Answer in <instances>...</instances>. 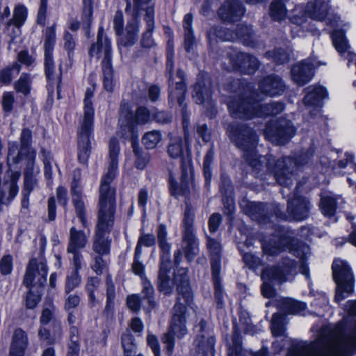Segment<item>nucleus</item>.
<instances>
[{"mask_svg": "<svg viewBox=\"0 0 356 356\" xmlns=\"http://www.w3.org/2000/svg\"><path fill=\"white\" fill-rule=\"evenodd\" d=\"M259 104L248 96H236L227 103L230 115L235 119H250L258 113Z\"/></svg>", "mask_w": 356, "mask_h": 356, "instance_id": "4468645a", "label": "nucleus"}, {"mask_svg": "<svg viewBox=\"0 0 356 356\" xmlns=\"http://www.w3.org/2000/svg\"><path fill=\"white\" fill-rule=\"evenodd\" d=\"M243 261L249 268H254L260 265V259L252 253L247 252L243 256Z\"/></svg>", "mask_w": 356, "mask_h": 356, "instance_id": "774afa93", "label": "nucleus"}, {"mask_svg": "<svg viewBox=\"0 0 356 356\" xmlns=\"http://www.w3.org/2000/svg\"><path fill=\"white\" fill-rule=\"evenodd\" d=\"M355 348L356 320L351 333L345 334L341 324L324 327L315 341L297 347L289 356H348Z\"/></svg>", "mask_w": 356, "mask_h": 356, "instance_id": "f03ea898", "label": "nucleus"}, {"mask_svg": "<svg viewBox=\"0 0 356 356\" xmlns=\"http://www.w3.org/2000/svg\"><path fill=\"white\" fill-rule=\"evenodd\" d=\"M213 158L214 152L213 149L211 148L206 154L203 163V171L207 184H209L212 177L211 165L213 163Z\"/></svg>", "mask_w": 356, "mask_h": 356, "instance_id": "864d4df0", "label": "nucleus"}, {"mask_svg": "<svg viewBox=\"0 0 356 356\" xmlns=\"http://www.w3.org/2000/svg\"><path fill=\"white\" fill-rule=\"evenodd\" d=\"M28 344L26 333L21 328L15 329L12 337L9 356H24Z\"/></svg>", "mask_w": 356, "mask_h": 356, "instance_id": "a878e982", "label": "nucleus"}, {"mask_svg": "<svg viewBox=\"0 0 356 356\" xmlns=\"http://www.w3.org/2000/svg\"><path fill=\"white\" fill-rule=\"evenodd\" d=\"M81 278L79 275L78 271L73 270L71 273V274L67 277L65 285L66 293H69L74 288H76L79 284Z\"/></svg>", "mask_w": 356, "mask_h": 356, "instance_id": "052dcab7", "label": "nucleus"}, {"mask_svg": "<svg viewBox=\"0 0 356 356\" xmlns=\"http://www.w3.org/2000/svg\"><path fill=\"white\" fill-rule=\"evenodd\" d=\"M126 14L131 16L124 29V19L122 12L118 10L115 13L113 19V28L118 36V44L120 46L129 47L133 46L138 40L139 31V17L140 13L152 0H126Z\"/></svg>", "mask_w": 356, "mask_h": 356, "instance_id": "7ed1b4c3", "label": "nucleus"}, {"mask_svg": "<svg viewBox=\"0 0 356 356\" xmlns=\"http://www.w3.org/2000/svg\"><path fill=\"white\" fill-rule=\"evenodd\" d=\"M79 336H70V343L68 345L67 356H79Z\"/></svg>", "mask_w": 356, "mask_h": 356, "instance_id": "338daca9", "label": "nucleus"}, {"mask_svg": "<svg viewBox=\"0 0 356 356\" xmlns=\"http://www.w3.org/2000/svg\"><path fill=\"white\" fill-rule=\"evenodd\" d=\"M194 216L193 207L187 204L183 220L182 247L188 261L193 260L199 252L198 241L193 229Z\"/></svg>", "mask_w": 356, "mask_h": 356, "instance_id": "f8f14e48", "label": "nucleus"}, {"mask_svg": "<svg viewBox=\"0 0 356 356\" xmlns=\"http://www.w3.org/2000/svg\"><path fill=\"white\" fill-rule=\"evenodd\" d=\"M76 174L79 177V171L74 172V177L76 176ZM71 191L72 195V202L76 209V215L80 218L83 225L86 227V220L84 213L85 206L81 200V188L78 180H76L75 177L72 183Z\"/></svg>", "mask_w": 356, "mask_h": 356, "instance_id": "c85d7f7f", "label": "nucleus"}, {"mask_svg": "<svg viewBox=\"0 0 356 356\" xmlns=\"http://www.w3.org/2000/svg\"><path fill=\"white\" fill-rule=\"evenodd\" d=\"M244 8L238 0H227L218 10L219 17L229 23L238 21L243 15Z\"/></svg>", "mask_w": 356, "mask_h": 356, "instance_id": "aec40b11", "label": "nucleus"}, {"mask_svg": "<svg viewBox=\"0 0 356 356\" xmlns=\"http://www.w3.org/2000/svg\"><path fill=\"white\" fill-rule=\"evenodd\" d=\"M284 108V104L281 102H273L269 104H260L256 116L275 115L280 113Z\"/></svg>", "mask_w": 356, "mask_h": 356, "instance_id": "c9c22d12", "label": "nucleus"}, {"mask_svg": "<svg viewBox=\"0 0 356 356\" xmlns=\"http://www.w3.org/2000/svg\"><path fill=\"white\" fill-rule=\"evenodd\" d=\"M270 15L273 20L279 22L286 17L287 10L283 0H274L270 3Z\"/></svg>", "mask_w": 356, "mask_h": 356, "instance_id": "e433bc0d", "label": "nucleus"}, {"mask_svg": "<svg viewBox=\"0 0 356 356\" xmlns=\"http://www.w3.org/2000/svg\"><path fill=\"white\" fill-rule=\"evenodd\" d=\"M32 142V131L28 128H24L22 130L20 136V151L16 156L13 157V162L17 163L19 161V157L22 156L25 152L29 153L33 150L30 148Z\"/></svg>", "mask_w": 356, "mask_h": 356, "instance_id": "f704fd0d", "label": "nucleus"}, {"mask_svg": "<svg viewBox=\"0 0 356 356\" xmlns=\"http://www.w3.org/2000/svg\"><path fill=\"white\" fill-rule=\"evenodd\" d=\"M295 269L293 261L284 258L281 265L266 268L262 272L261 278L282 282L289 279L288 276L295 272Z\"/></svg>", "mask_w": 356, "mask_h": 356, "instance_id": "6ab92c4d", "label": "nucleus"}, {"mask_svg": "<svg viewBox=\"0 0 356 356\" xmlns=\"http://www.w3.org/2000/svg\"><path fill=\"white\" fill-rule=\"evenodd\" d=\"M289 51L282 48L266 53V56L271 58L277 64H283L288 62L289 60Z\"/></svg>", "mask_w": 356, "mask_h": 356, "instance_id": "8fccbe9b", "label": "nucleus"}, {"mask_svg": "<svg viewBox=\"0 0 356 356\" xmlns=\"http://www.w3.org/2000/svg\"><path fill=\"white\" fill-rule=\"evenodd\" d=\"M120 120L122 118L126 121V125H132L133 123L137 124H145L150 121V113L149 111L144 107H138L134 115L131 111L127 107L124 106L120 111Z\"/></svg>", "mask_w": 356, "mask_h": 356, "instance_id": "b1692460", "label": "nucleus"}, {"mask_svg": "<svg viewBox=\"0 0 356 356\" xmlns=\"http://www.w3.org/2000/svg\"><path fill=\"white\" fill-rule=\"evenodd\" d=\"M47 269L44 263L38 262L35 259L30 260L24 278V284L30 287L33 281V288L42 289L47 282Z\"/></svg>", "mask_w": 356, "mask_h": 356, "instance_id": "2eb2a0df", "label": "nucleus"}, {"mask_svg": "<svg viewBox=\"0 0 356 356\" xmlns=\"http://www.w3.org/2000/svg\"><path fill=\"white\" fill-rule=\"evenodd\" d=\"M189 305L186 302H181V298L177 297L176 303L172 308L169 330L162 337V341L169 354H171L175 346V337L181 339L188 333L186 318Z\"/></svg>", "mask_w": 356, "mask_h": 356, "instance_id": "0eeeda50", "label": "nucleus"}, {"mask_svg": "<svg viewBox=\"0 0 356 356\" xmlns=\"http://www.w3.org/2000/svg\"><path fill=\"white\" fill-rule=\"evenodd\" d=\"M171 269L170 258L164 257L161 259L160 268L158 275V289L165 295H170L175 285H177L178 296L184 299L187 304H191L193 300V296L189 285V279L187 275V270L181 268L175 273L174 279L169 275Z\"/></svg>", "mask_w": 356, "mask_h": 356, "instance_id": "20e7f679", "label": "nucleus"}, {"mask_svg": "<svg viewBox=\"0 0 356 356\" xmlns=\"http://www.w3.org/2000/svg\"><path fill=\"white\" fill-rule=\"evenodd\" d=\"M262 93L269 96L281 95L286 89L282 79L277 75H270L264 78L259 84Z\"/></svg>", "mask_w": 356, "mask_h": 356, "instance_id": "5701e85b", "label": "nucleus"}, {"mask_svg": "<svg viewBox=\"0 0 356 356\" xmlns=\"http://www.w3.org/2000/svg\"><path fill=\"white\" fill-rule=\"evenodd\" d=\"M193 22V16L191 14L185 15L184 19V28L185 30L184 44L185 49L187 51H190L191 49L195 43V39L193 35L191 25Z\"/></svg>", "mask_w": 356, "mask_h": 356, "instance_id": "58836bf2", "label": "nucleus"}, {"mask_svg": "<svg viewBox=\"0 0 356 356\" xmlns=\"http://www.w3.org/2000/svg\"><path fill=\"white\" fill-rule=\"evenodd\" d=\"M285 316L275 313L273 314L271 321V332L275 337L284 336Z\"/></svg>", "mask_w": 356, "mask_h": 356, "instance_id": "c03bdc74", "label": "nucleus"}, {"mask_svg": "<svg viewBox=\"0 0 356 356\" xmlns=\"http://www.w3.org/2000/svg\"><path fill=\"white\" fill-rule=\"evenodd\" d=\"M320 208L322 213L326 216H332L336 210V200L333 197L325 195L321 197Z\"/></svg>", "mask_w": 356, "mask_h": 356, "instance_id": "de8ad7c7", "label": "nucleus"}, {"mask_svg": "<svg viewBox=\"0 0 356 356\" xmlns=\"http://www.w3.org/2000/svg\"><path fill=\"white\" fill-rule=\"evenodd\" d=\"M207 246L211 256L213 279H217L220 270L221 245L218 241L210 236H207Z\"/></svg>", "mask_w": 356, "mask_h": 356, "instance_id": "393cba45", "label": "nucleus"}, {"mask_svg": "<svg viewBox=\"0 0 356 356\" xmlns=\"http://www.w3.org/2000/svg\"><path fill=\"white\" fill-rule=\"evenodd\" d=\"M296 131L292 122L286 118H279L266 124L264 134L272 143L284 145L293 137Z\"/></svg>", "mask_w": 356, "mask_h": 356, "instance_id": "9b49d317", "label": "nucleus"}, {"mask_svg": "<svg viewBox=\"0 0 356 356\" xmlns=\"http://www.w3.org/2000/svg\"><path fill=\"white\" fill-rule=\"evenodd\" d=\"M142 294L143 295V298L147 300V302L149 304V305L151 307H154V303L153 301V297L154 294V290L151 283L146 280L143 282V289Z\"/></svg>", "mask_w": 356, "mask_h": 356, "instance_id": "680f3d73", "label": "nucleus"}, {"mask_svg": "<svg viewBox=\"0 0 356 356\" xmlns=\"http://www.w3.org/2000/svg\"><path fill=\"white\" fill-rule=\"evenodd\" d=\"M206 327L207 322L204 319H202L195 327L197 336L195 340V343L198 349L204 353L212 351L215 343V339L213 337L206 336L204 333Z\"/></svg>", "mask_w": 356, "mask_h": 356, "instance_id": "bb28decb", "label": "nucleus"}, {"mask_svg": "<svg viewBox=\"0 0 356 356\" xmlns=\"http://www.w3.org/2000/svg\"><path fill=\"white\" fill-rule=\"evenodd\" d=\"M333 279L336 283L334 300L339 302L353 293L354 277L348 264L340 259L332 264Z\"/></svg>", "mask_w": 356, "mask_h": 356, "instance_id": "1a4fd4ad", "label": "nucleus"}, {"mask_svg": "<svg viewBox=\"0 0 356 356\" xmlns=\"http://www.w3.org/2000/svg\"><path fill=\"white\" fill-rule=\"evenodd\" d=\"M230 62L229 70H239L243 72L251 74L259 67L258 60L250 54L232 51L227 54Z\"/></svg>", "mask_w": 356, "mask_h": 356, "instance_id": "dca6fc26", "label": "nucleus"}, {"mask_svg": "<svg viewBox=\"0 0 356 356\" xmlns=\"http://www.w3.org/2000/svg\"><path fill=\"white\" fill-rule=\"evenodd\" d=\"M311 204L309 200L301 195H295L293 198L287 201L286 213L279 208L275 210V216L282 220H302L309 216Z\"/></svg>", "mask_w": 356, "mask_h": 356, "instance_id": "ddd939ff", "label": "nucleus"}, {"mask_svg": "<svg viewBox=\"0 0 356 356\" xmlns=\"http://www.w3.org/2000/svg\"><path fill=\"white\" fill-rule=\"evenodd\" d=\"M220 190L222 195L227 197V202L228 203L229 210L232 211L234 207L233 201L231 198L233 193V188L229 179L222 178Z\"/></svg>", "mask_w": 356, "mask_h": 356, "instance_id": "5fc2aeb1", "label": "nucleus"}, {"mask_svg": "<svg viewBox=\"0 0 356 356\" xmlns=\"http://www.w3.org/2000/svg\"><path fill=\"white\" fill-rule=\"evenodd\" d=\"M168 154L172 159H177L182 155V139L179 136L172 137L168 146Z\"/></svg>", "mask_w": 356, "mask_h": 356, "instance_id": "49530a36", "label": "nucleus"}, {"mask_svg": "<svg viewBox=\"0 0 356 356\" xmlns=\"http://www.w3.org/2000/svg\"><path fill=\"white\" fill-rule=\"evenodd\" d=\"M35 159V151L31 150L27 153L24 176H35L39 172V170H35L34 169Z\"/></svg>", "mask_w": 356, "mask_h": 356, "instance_id": "6e6d98bb", "label": "nucleus"}, {"mask_svg": "<svg viewBox=\"0 0 356 356\" xmlns=\"http://www.w3.org/2000/svg\"><path fill=\"white\" fill-rule=\"evenodd\" d=\"M166 236H167L166 227L165 225L161 224L159 226L158 230H157L158 242H159V245L161 252H162L161 259H164V257L170 258V245L167 242Z\"/></svg>", "mask_w": 356, "mask_h": 356, "instance_id": "ea45409f", "label": "nucleus"}, {"mask_svg": "<svg viewBox=\"0 0 356 356\" xmlns=\"http://www.w3.org/2000/svg\"><path fill=\"white\" fill-rule=\"evenodd\" d=\"M314 154L312 147L300 153L296 158L284 157L277 160L273 169L274 177L277 182L284 187L292 184L296 168L309 163Z\"/></svg>", "mask_w": 356, "mask_h": 356, "instance_id": "6e6552de", "label": "nucleus"}, {"mask_svg": "<svg viewBox=\"0 0 356 356\" xmlns=\"http://www.w3.org/2000/svg\"><path fill=\"white\" fill-rule=\"evenodd\" d=\"M20 68V65L15 63L2 69L0 71V82L6 85L10 83L13 77L19 73Z\"/></svg>", "mask_w": 356, "mask_h": 356, "instance_id": "79ce46f5", "label": "nucleus"}, {"mask_svg": "<svg viewBox=\"0 0 356 356\" xmlns=\"http://www.w3.org/2000/svg\"><path fill=\"white\" fill-rule=\"evenodd\" d=\"M108 149L111 161L108 172L103 177L99 188L97 225L92 245L93 250L99 255L107 254L109 252V242L105 237V234L111 232L114 224L115 191L110 184L115 176L118 156L120 152L118 142L115 138L110 140Z\"/></svg>", "mask_w": 356, "mask_h": 356, "instance_id": "f257e3e1", "label": "nucleus"}, {"mask_svg": "<svg viewBox=\"0 0 356 356\" xmlns=\"http://www.w3.org/2000/svg\"><path fill=\"white\" fill-rule=\"evenodd\" d=\"M155 244V238L153 234H143L140 236L136 248V257H139L141 253V246L150 247Z\"/></svg>", "mask_w": 356, "mask_h": 356, "instance_id": "4d7b16f0", "label": "nucleus"}, {"mask_svg": "<svg viewBox=\"0 0 356 356\" xmlns=\"http://www.w3.org/2000/svg\"><path fill=\"white\" fill-rule=\"evenodd\" d=\"M332 38L333 45L339 54L343 55L348 51L349 45L342 31H334L332 33Z\"/></svg>", "mask_w": 356, "mask_h": 356, "instance_id": "a19ab883", "label": "nucleus"}, {"mask_svg": "<svg viewBox=\"0 0 356 356\" xmlns=\"http://www.w3.org/2000/svg\"><path fill=\"white\" fill-rule=\"evenodd\" d=\"M279 309L285 314H293L305 309V304L295 300L282 298L277 302Z\"/></svg>", "mask_w": 356, "mask_h": 356, "instance_id": "473e14b6", "label": "nucleus"}, {"mask_svg": "<svg viewBox=\"0 0 356 356\" xmlns=\"http://www.w3.org/2000/svg\"><path fill=\"white\" fill-rule=\"evenodd\" d=\"M89 54L92 58L96 60L102 58L104 88L107 91H113L115 83L111 65V44L108 37L104 34L102 27L99 28L97 42L91 45Z\"/></svg>", "mask_w": 356, "mask_h": 356, "instance_id": "423d86ee", "label": "nucleus"}, {"mask_svg": "<svg viewBox=\"0 0 356 356\" xmlns=\"http://www.w3.org/2000/svg\"><path fill=\"white\" fill-rule=\"evenodd\" d=\"M329 6L323 0H316L315 2L308 3L305 13L312 19L318 21L323 20L328 13Z\"/></svg>", "mask_w": 356, "mask_h": 356, "instance_id": "7c9ffc66", "label": "nucleus"}, {"mask_svg": "<svg viewBox=\"0 0 356 356\" xmlns=\"http://www.w3.org/2000/svg\"><path fill=\"white\" fill-rule=\"evenodd\" d=\"M27 16V10L23 5L15 6L13 17L10 19L6 26L5 31L8 33H15L19 32L20 27L24 24Z\"/></svg>", "mask_w": 356, "mask_h": 356, "instance_id": "cd10ccee", "label": "nucleus"}, {"mask_svg": "<svg viewBox=\"0 0 356 356\" xmlns=\"http://www.w3.org/2000/svg\"><path fill=\"white\" fill-rule=\"evenodd\" d=\"M212 86L211 79L208 76L200 74L194 86L193 97L197 104H202L211 100Z\"/></svg>", "mask_w": 356, "mask_h": 356, "instance_id": "412c9836", "label": "nucleus"}, {"mask_svg": "<svg viewBox=\"0 0 356 356\" xmlns=\"http://www.w3.org/2000/svg\"><path fill=\"white\" fill-rule=\"evenodd\" d=\"M134 151L137 156V160L136 162V167L137 168L142 170L149 163L150 156L149 154L142 153L138 149L134 148Z\"/></svg>", "mask_w": 356, "mask_h": 356, "instance_id": "69168bd1", "label": "nucleus"}, {"mask_svg": "<svg viewBox=\"0 0 356 356\" xmlns=\"http://www.w3.org/2000/svg\"><path fill=\"white\" fill-rule=\"evenodd\" d=\"M314 65L309 60L295 65L291 69L293 81L298 86H304L308 83L314 75Z\"/></svg>", "mask_w": 356, "mask_h": 356, "instance_id": "4be33fe9", "label": "nucleus"}, {"mask_svg": "<svg viewBox=\"0 0 356 356\" xmlns=\"http://www.w3.org/2000/svg\"><path fill=\"white\" fill-rule=\"evenodd\" d=\"M93 90L88 88L86 91L83 116L78 129V158L81 163H86L90 154V136L93 131L94 108L92 98Z\"/></svg>", "mask_w": 356, "mask_h": 356, "instance_id": "39448f33", "label": "nucleus"}, {"mask_svg": "<svg viewBox=\"0 0 356 356\" xmlns=\"http://www.w3.org/2000/svg\"><path fill=\"white\" fill-rule=\"evenodd\" d=\"M145 12V19L147 24V30L143 34L140 40V44L143 48H151L155 46L156 43L152 37V33L154 28V9L152 6H149V3L145 6V8L143 10Z\"/></svg>", "mask_w": 356, "mask_h": 356, "instance_id": "c756f323", "label": "nucleus"}, {"mask_svg": "<svg viewBox=\"0 0 356 356\" xmlns=\"http://www.w3.org/2000/svg\"><path fill=\"white\" fill-rule=\"evenodd\" d=\"M306 95L302 99V111L311 117L316 116L321 108V102L325 97V89L321 86H309L305 89Z\"/></svg>", "mask_w": 356, "mask_h": 356, "instance_id": "f3484780", "label": "nucleus"}, {"mask_svg": "<svg viewBox=\"0 0 356 356\" xmlns=\"http://www.w3.org/2000/svg\"><path fill=\"white\" fill-rule=\"evenodd\" d=\"M226 131L230 140L243 152L256 149L258 136L246 124L230 123L227 125Z\"/></svg>", "mask_w": 356, "mask_h": 356, "instance_id": "9d476101", "label": "nucleus"}, {"mask_svg": "<svg viewBox=\"0 0 356 356\" xmlns=\"http://www.w3.org/2000/svg\"><path fill=\"white\" fill-rule=\"evenodd\" d=\"M56 39L54 26L47 27L46 29L44 52H53V48Z\"/></svg>", "mask_w": 356, "mask_h": 356, "instance_id": "13d9d810", "label": "nucleus"}, {"mask_svg": "<svg viewBox=\"0 0 356 356\" xmlns=\"http://www.w3.org/2000/svg\"><path fill=\"white\" fill-rule=\"evenodd\" d=\"M42 288H31L26 295V305L28 309H34L41 299Z\"/></svg>", "mask_w": 356, "mask_h": 356, "instance_id": "09e8293b", "label": "nucleus"}, {"mask_svg": "<svg viewBox=\"0 0 356 356\" xmlns=\"http://www.w3.org/2000/svg\"><path fill=\"white\" fill-rule=\"evenodd\" d=\"M177 76L179 81L176 82L175 89L170 92L169 98L171 102L177 101L179 105L181 107L182 118H183V127L185 131L186 143H188V134L186 133V128L188 126V115L186 111V104H184L185 94L186 92V86L184 82V73L182 70H179L177 72Z\"/></svg>", "mask_w": 356, "mask_h": 356, "instance_id": "a211bd4d", "label": "nucleus"}, {"mask_svg": "<svg viewBox=\"0 0 356 356\" xmlns=\"http://www.w3.org/2000/svg\"><path fill=\"white\" fill-rule=\"evenodd\" d=\"M37 185L35 176H24V186L22 193L25 195H30L34 187Z\"/></svg>", "mask_w": 356, "mask_h": 356, "instance_id": "e2e57ef3", "label": "nucleus"}, {"mask_svg": "<svg viewBox=\"0 0 356 356\" xmlns=\"http://www.w3.org/2000/svg\"><path fill=\"white\" fill-rule=\"evenodd\" d=\"M161 134L158 131H151L145 134L142 138L143 144L147 149H153L160 142Z\"/></svg>", "mask_w": 356, "mask_h": 356, "instance_id": "3c124183", "label": "nucleus"}, {"mask_svg": "<svg viewBox=\"0 0 356 356\" xmlns=\"http://www.w3.org/2000/svg\"><path fill=\"white\" fill-rule=\"evenodd\" d=\"M31 79L29 74L22 73L19 79L15 82L14 88L24 95H28L31 90Z\"/></svg>", "mask_w": 356, "mask_h": 356, "instance_id": "a18cd8bd", "label": "nucleus"}, {"mask_svg": "<svg viewBox=\"0 0 356 356\" xmlns=\"http://www.w3.org/2000/svg\"><path fill=\"white\" fill-rule=\"evenodd\" d=\"M244 159L247 161L248 165L251 166L256 171H259L262 167V163L260 157L256 152L255 149L250 151L243 152Z\"/></svg>", "mask_w": 356, "mask_h": 356, "instance_id": "603ef678", "label": "nucleus"}, {"mask_svg": "<svg viewBox=\"0 0 356 356\" xmlns=\"http://www.w3.org/2000/svg\"><path fill=\"white\" fill-rule=\"evenodd\" d=\"M236 35L245 45H252L254 33L251 26L245 24L238 25L236 30Z\"/></svg>", "mask_w": 356, "mask_h": 356, "instance_id": "37998d69", "label": "nucleus"}, {"mask_svg": "<svg viewBox=\"0 0 356 356\" xmlns=\"http://www.w3.org/2000/svg\"><path fill=\"white\" fill-rule=\"evenodd\" d=\"M106 304L104 308V314L107 316L112 315L114 310V299L115 297V286L111 276L106 277Z\"/></svg>", "mask_w": 356, "mask_h": 356, "instance_id": "4c0bfd02", "label": "nucleus"}, {"mask_svg": "<svg viewBox=\"0 0 356 356\" xmlns=\"http://www.w3.org/2000/svg\"><path fill=\"white\" fill-rule=\"evenodd\" d=\"M263 251L268 255L273 256L279 254L282 250L280 244L266 241L262 245Z\"/></svg>", "mask_w": 356, "mask_h": 356, "instance_id": "0e129e2a", "label": "nucleus"}, {"mask_svg": "<svg viewBox=\"0 0 356 356\" xmlns=\"http://www.w3.org/2000/svg\"><path fill=\"white\" fill-rule=\"evenodd\" d=\"M44 70L47 79L51 80L54 78V63L52 52H44Z\"/></svg>", "mask_w": 356, "mask_h": 356, "instance_id": "bf43d9fd", "label": "nucleus"}, {"mask_svg": "<svg viewBox=\"0 0 356 356\" xmlns=\"http://www.w3.org/2000/svg\"><path fill=\"white\" fill-rule=\"evenodd\" d=\"M6 175L8 179L5 180V184L8 183V196L7 200L10 202L17 195L18 193L17 181L21 176L20 171H13L10 168H8L6 172Z\"/></svg>", "mask_w": 356, "mask_h": 356, "instance_id": "72a5a7b5", "label": "nucleus"}, {"mask_svg": "<svg viewBox=\"0 0 356 356\" xmlns=\"http://www.w3.org/2000/svg\"><path fill=\"white\" fill-rule=\"evenodd\" d=\"M87 243V237L83 231L76 230L72 227L70 232V243L67 252H75L83 248Z\"/></svg>", "mask_w": 356, "mask_h": 356, "instance_id": "2f4dec72", "label": "nucleus"}]
</instances>
